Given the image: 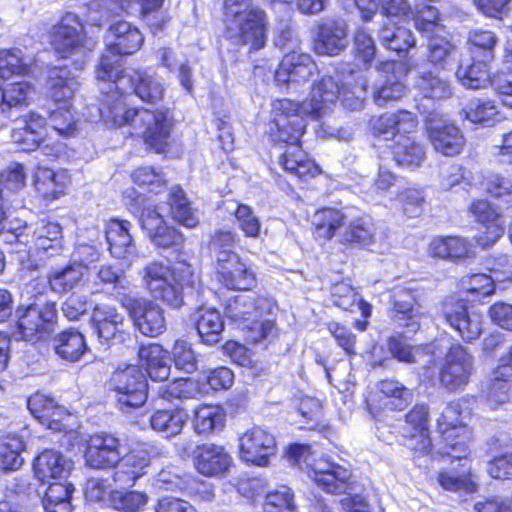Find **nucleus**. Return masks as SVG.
I'll return each instance as SVG.
<instances>
[{
  "label": "nucleus",
  "instance_id": "obj_1",
  "mask_svg": "<svg viewBox=\"0 0 512 512\" xmlns=\"http://www.w3.org/2000/svg\"><path fill=\"white\" fill-rule=\"evenodd\" d=\"M96 78L111 81L101 105L93 107L98 111L100 120L109 128L126 126L130 135L143 137L156 152L164 151L172 129L168 112L127 108L124 98L126 76L117 60L103 57L96 69Z\"/></svg>",
  "mask_w": 512,
  "mask_h": 512
},
{
  "label": "nucleus",
  "instance_id": "obj_2",
  "mask_svg": "<svg viewBox=\"0 0 512 512\" xmlns=\"http://www.w3.org/2000/svg\"><path fill=\"white\" fill-rule=\"evenodd\" d=\"M289 461L306 470L308 476L318 487L332 494L348 493L341 499L340 504L346 512H370L366 500L360 496H351V472L330 461V459L316 452H312L310 446L295 444L289 448Z\"/></svg>",
  "mask_w": 512,
  "mask_h": 512
},
{
  "label": "nucleus",
  "instance_id": "obj_3",
  "mask_svg": "<svg viewBox=\"0 0 512 512\" xmlns=\"http://www.w3.org/2000/svg\"><path fill=\"white\" fill-rule=\"evenodd\" d=\"M298 110V105L289 99H277L271 104L272 122L277 128L276 137L287 144L279 156V164L291 175L305 179L317 175L319 168L298 145L306 128V121Z\"/></svg>",
  "mask_w": 512,
  "mask_h": 512
},
{
  "label": "nucleus",
  "instance_id": "obj_4",
  "mask_svg": "<svg viewBox=\"0 0 512 512\" xmlns=\"http://www.w3.org/2000/svg\"><path fill=\"white\" fill-rule=\"evenodd\" d=\"M189 266L171 268L162 262H151L143 268L142 280L150 295L167 305L178 308L183 304L184 287L192 283Z\"/></svg>",
  "mask_w": 512,
  "mask_h": 512
},
{
  "label": "nucleus",
  "instance_id": "obj_5",
  "mask_svg": "<svg viewBox=\"0 0 512 512\" xmlns=\"http://www.w3.org/2000/svg\"><path fill=\"white\" fill-rule=\"evenodd\" d=\"M46 86L49 97L56 103H63V107L51 112L50 126L60 136H74L76 125L69 102L79 87L77 77L67 67H53L48 72Z\"/></svg>",
  "mask_w": 512,
  "mask_h": 512
},
{
  "label": "nucleus",
  "instance_id": "obj_6",
  "mask_svg": "<svg viewBox=\"0 0 512 512\" xmlns=\"http://www.w3.org/2000/svg\"><path fill=\"white\" fill-rule=\"evenodd\" d=\"M109 386L115 392L116 405L122 412L129 413L141 407L147 400V380L141 369L135 365L114 371Z\"/></svg>",
  "mask_w": 512,
  "mask_h": 512
},
{
  "label": "nucleus",
  "instance_id": "obj_7",
  "mask_svg": "<svg viewBox=\"0 0 512 512\" xmlns=\"http://www.w3.org/2000/svg\"><path fill=\"white\" fill-rule=\"evenodd\" d=\"M50 43L63 58L92 51L96 41L88 38L78 15L68 12L50 31Z\"/></svg>",
  "mask_w": 512,
  "mask_h": 512
},
{
  "label": "nucleus",
  "instance_id": "obj_8",
  "mask_svg": "<svg viewBox=\"0 0 512 512\" xmlns=\"http://www.w3.org/2000/svg\"><path fill=\"white\" fill-rule=\"evenodd\" d=\"M475 371L474 356L468 348L452 345L440 367L438 380L440 386L448 392L462 391L469 384Z\"/></svg>",
  "mask_w": 512,
  "mask_h": 512
},
{
  "label": "nucleus",
  "instance_id": "obj_9",
  "mask_svg": "<svg viewBox=\"0 0 512 512\" xmlns=\"http://www.w3.org/2000/svg\"><path fill=\"white\" fill-rule=\"evenodd\" d=\"M16 223L17 226L9 227L16 242L33 244L36 249L48 252L50 256L60 252L62 228L58 223L45 219L30 225L20 220H16Z\"/></svg>",
  "mask_w": 512,
  "mask_h": 512
},
{
  "label": "nucleus",
  "instance_id": "obj_10",
  "mask_svg": "<svg viewBox=\"0 0 512 512\" xmlns=\"http://www.w3.org/2000/svg\"><path fill=\"white\" fill-rule=\"evenodd\" d=\"M226 37L235 45L259 50L266 43V15L259 8H251L246 15L226 22Z\"/></svg>",
  "mask_w": 512,
  "mask_h": 512
},
{
  "label": "nucleus",
  "instance_id": "obj_11",
  "mask_svg": "<svg viewBox=\"0 0 512 512\" xmlns=\"http://www.w3.org/2000/svg\"><path fill=\"white\" fill-rule=\"evenodd\" d=\"M57 309L54 302L35 303L24 309L18 319V329L25 341L35 342L47 337L54 329Z\"/></svg>",
  "mask_w": 512,
  "mask_h": 512
},
{
  "label": "nucleus",
  "instance_id": "obj_12",
  "mask_svg": "<svg viewBox=\"0 0 512 512\" xmlns=\"http://www.w3.org/2000/svg\"><path fill=\"white\" fill-rule=\"evenodd\" d=\"M410 401V391L394 379H385L377 383L366 398L367 408L375 418L380 412L401 411L408 406Z\"/></svg>",
  "mask_w": 512,
  "mask_h": 512
},
{
  "label": "nucleus",
  "instance_id": "obj_13",
  "mask_svg": "<svg viewBox=\"0 0 512 512\" xmlns=\"http://www.w3.org/2000/svg\"><path fill=\"white\" fill-rule=\"evenodd\" d=\"M417 296L416 290L407 287L399 286L391 291L392 321L398 327L404 328L406 333H416L424 317Z\"/></svg>",
  "mask_w": 512,
  "mask_h": 512
},
{
  "label": "nucleus",
  "instance_id": "obj_14",
  "mask_svg": "<svg viewBox=\"0 0 512 512\" xmlns=\"http://www.w3.org/2000/svg\"><path fill=\"white\" fill-rule=\"evenodd\" d=\"M218 280L231 290H251L256 286L255 272L236 252H220L216 262Z\"/></svg>",
  "mask_w": 512,
  "mask_h": 512
},
{
  "label": "nucleus",
  "instance_id": "obj_15",
  "mask_svg": "<svg viewBox=\"0 0 512 512\" xmlns=\"http://www.w3.org/2000/svg\"><path fill=\"white\" fill-rule=\"evenodd\" d=\"M341 94L339 82L331 76H323L315 83L310 92V97L298 105V113L304 119V116H310L314 119H320L327 115Z\"/></svg>",
  "mask_w": 512,
  "mask_h": 512
},
{
  "label": "nucleus",
  "instance_id": "obj_16",
  "mask_svg": "<svg viewBox=\"0 0 512 512\" xmlns=\"http://www.w3.org/2000/svg\"><path fill=\"white\" fill-rule=\"evenodd\" d=\"M240 458L257 466H268L276 453L275 437L262 429L253 427L239 438Z\"/></svg>",
  "mask_w": 512,
  "mask_h": 512
},
{
  "label": "nucleus",
  "instance_id": "obj_17",
  "mask_svg": "<svg viewBox=\"0 0 512 512\" xmlns=\"http://www.w3.org/2000/svg\"><path fill=\"white\" fill-rule=\"evenodd\" d=\"M144 37L139 29L127 21H118L110 25L105 35V43L108 51L113 55L105 54L113 60H117L119 66V55H129L136 52L142 46ZM122 70V67H120Z\"/></svg>",
  "mask_w": 512,
  "mask_h": 512
},
{
  "label": "nucleus",
  "instance_id": "obj_18",
  "mask_svg": "<svg viewBox=\"0 0 512 512\" xmlns=\"http://www.w3.org/2000/svg\"><path fill=\"white\" fill-rule=\"evenodd\" d=\"M134 325L145 336L156 337L166 330L164 310L146 299H131L125 304Z\"/></svg>",
  "mask_w": 512,
  "mask_h": 512
},
{
  "label": "nucleus",
  "instance_id": "obj_19",
  "mask_svg": "<svg viewBox=\"0 0 512 512\" xmlns=\"http://www.w3.org/2000/svg\"><path fill=\"white\" fill-rule=\"evenodd\" d=\"M121 455L119 439L111 434L100 433L90 437L85 459L91 468L106 469L116 467Z\"/></svg>",
  "mask_w": 512,
  "mask_h": 512
},
{
  "label": "nucleus",
  "instance_id": "obj_20",
  "mask_svg": "<svg viewBox=\"0 0 512 512\" xmlns=\"http://www.w3.org/2000/svg\"><path fill=\"white\" fill-rule=\"evenodd\" d=\"M443 314L446 322L459 333L463 340L470 342L481 335V316L476 312H469L463 301H445Z\"/></svg>",
  "mask_w": 512,
  "mask_h": 512
},
{
  "label": "nucleus",
  "instance_id": "obj_21",
  "mask_svg": "<svg viewBox=\"0 0 512 512\" xmlns=\"http://www.w3.org/2000/svg\"><path fill=\"white\" fill-rule=\"evenodd\" d=\"M316 71L317 65L309 54L292 51L284 55L275 71V81L282 85L305 83Z\"/></svg>",
  "mask_w": 512,
  "mask_h": 512
},
{
  "label": "nucleus",
  "instance_id": "obj_22",
  "mask_svg": "<svg viewBox=\"0 0 512 512\" xmlns=\"http://www.w3.org/2000/svg\"><path fill=\"white\" fill-rule=\"evenodd\" d=\"M427 130L434 149L445 156L459 154L465 145L462 132L453 123L428 118Z\"/></svg>",
  "mask_w": 512,
  "mask_h": 512
},
{
  "label": "nucleus",
  "instance_id": "obj_23",
  "mask_svg": "<svg viewBox=\"0 0 512 512\" xmlns=\"http://www.w3.org/2000/svg\"><path fill=\"white\" fill-rule=\"evenodd\" d=\"M139 221L153 244L160 248H169L183 242L182 235L175 228L165 224L157 208H143Z\"/></svg>",
  "mask_w": 512,
  "mask_h": 512
},
{
  "label": "nucleus",
  "instance_id": "obj_24",
  "mask_svg": "<svg viewBox=\"0 0 512 512\" xmlns=\"http://www.w3.org/2000/svg\"><path fill=\"white\" fill-rule=\"evenodd\" d=\"M192 453L195 468L204 476H221L232 464L231 456L220 445L211 443L198 445Z\"/></svg>",
  "mask_w": 512,
  "mask_h": 512
},
{
  "label": "nucleus",
  "instance_id": "obj_25",
  "mask_svg": "<svg viewBox=\"0 0 512 512\" xmlns=\"http://www.w3.org/2000/svg\"><path fill=\"white\" fill-rule=\"evenodd\" d=\"M72 468L73 462L55 449H44L33 461L34 476L43 483L66 479Z\"/></svg>",
  "mask_w": 512,
  "mask_h": 512
},
{
  "label": "nucleus",
  "instance_id": "obj_26",
  "mask_svg": "<svg viewBox=\"0 0 512 512\" xmlns=\"http://www.w3.org/2000/svg\"><path fill=\"white\" fill-rule=\"evenodd\" d=\"M267 299L256 294H240L225 305L226 316L238 327L254 318H261L268 311Z\"/></svg>",
  "mask_w": 512,
  "mask_h": 512
},
{
  "label": "nucleus",
  "instance_id": "obj_27",
  "mask_svg": "<svg viewBox=\"0 0 512 512\" xmlns=\"http://www.w3.org/2000/svg\"><path fill=\"white\" fill-rule=\"evenodd\" d=\"M417 118L409 111L385 113L372 122V130L376 137L394 142L399 135L412 133L417 127Z\"/></svg>",
  "mask_w": 512,
  "mask_h": 512
},
{
  "label": "nucleus",
  "instance_id": "obj_28",
  "mask_svg": "<svg viewBox=\"0 0 512 512\" xmlns=\"http://www.w3.org/2000/svg\"><path fill=\"white\" fill-rule=\"evenodd\" d=\"M35 87L28 81L7 84L0 91V117L11 119L17 112L26 108L33 101Z\"/></svg>",
  "mask_w": 512,
  "mask_h": 512
},
{
  "label": "nucleus",
  "instance_id": "obj_29",
  "mask_svg": "<svg viewBox=\"0 0 512 512\" xmlns=\"http://www.w3.org/2000/svg\"><path fill=\"white\" fill-rule=\"evenodd\" d=\"M347 36L343 21H328L319 26L314 51L318 55L337 56L347 48Z\"/></svg>",
  "mask_w": 512,
  "mask_h": 512
},
{
  "label": "nucleus",
  "instance_id": "obj_30",
  "mask_svg": "<svg viewBox=\"0 0 512 512\" xmlns=\"http://www.w3.org/2000/svg\"><path fill=\"white\" fill-rule=\"evenodd\" d=\"M150 463L149 453L144 449H133L122 456L116 465L113 475L115 483L123 486H132L137 479L146 473V468Z\"/></svg>",
  "mask_w": 512,
  "mask_h": 512
},
{
  "label": "nucleus",
  "instance_id": "obj_31",
  "mask_svg": "<svg viewBox=\"0 0 512 512\" xmlns=\"http://www.w3.org/2000/svg\"><path fill=\"white\" fill-rule=\"evenodd\" d=\"M138 355L150 379L154 381L168 379L170 375L169 353L159 344L142 345Z\"/></svg>",
  "mask_w": 512,
  "mask_h": 512
},
{
  "label": "nucleus",
  "instance_id": "obj_32",
  "mask_svg": "<svg viewBox=\"0 0 512 512\" xmlns=\"http://www.w3.org/2000/svg\"><path fill=\"white\" fill-rule=\"evenodd\" d=\"M130 222L111 220L106 229V240L114 258L126 259L135 254V245L129 233Z\"/></svg>",
  "mask_w": 512,
  "mask_h": 512
},
{
  "label": "nucleus",
  "instance_id": "obj_33",
  "mask_svg": "<svg viewBox=\"0 0 512 512\" xmlns=\"http://www.w3.org/2000/svg\"><path fill=\"white\" fill-rule=\"evenodd\" d=\"M201 340L209 345L218 343L224 330V320L220 312L212 307H200L193 315Z\"/></svg>",
  "mask_w": 512,
  "mask_h": 512
},
{
  "label": "nucleus",
  "instance_id": "obj_34",
  "mask_svg": "<svg viewBox=\"0 0 512 512\" xmlns=\"http://www.w3.org/2000/svg\"><path fill=\"white\" fill-rule=\"evenodd\" d=\"M55 353L70 363L78 362L88 352L84 335L74 329H68L57 334L53 340Z\"/></svg>",
  "mask_w": 512,
  "mask_h": 512
},
{
  "label": "nucleus",
  "instance_id": "obj_35",
  "mask_svg": "<svg viewBox=\"0 0 512 512\" xmlns=\"http://www.w3.org/2000/svg\"><path fill=\"white\" fill-rule=\"evenodd\" d=\"M428 254L443 260H461L470 256L471 243L457 236L437 237L430 242Z\"/></svg>",
  "mask_w": 512,
  "mask_h": 512
},
{
  "label": "nucleus",
  "instance_id": "obj_36",
  "mask_svg": "<svg viewBox=\"0 0 512 512\" xmlns=\"http://www.w3.org/2000/svg\"><path fill=\"white\" fill-rule=\"evenodd\" d=\"M406 423L410 425L415 434H412L411 441L419 439L417 444H410L411 449L420 454H428L432 450V443L429 438V409L425 405H416L406 416Z\"/></svg>",
  "mask_w": 512,
  "mask_h": 512
},
{
  "label": "nucleus",
  "instance_id": "obj_37",
  "mask_svg": "<svg viewBox=\"0 0 512 512\" xmlns=\"http://www.w3.org/2000/svg\"><path fill=\"white\" fill-rule=\"evenodd\" d=\"M415 87L426 98L444 99L452 94L449 81L443 78L438 70L431 71L426 66L418 68Z\"/></svg>",
  "mask_w": 512,
  "mask_h": 512
},
{
  "label": "nucleus",
  "instance_id": "obj_38",
  "mask_svg": "<svg viewBox=\"0 0 512 512\" xmlns=\"http://www.w3.org/2000/svg\"><path fill=\"white\" fill-rule=\"evenodd\" d=\"M390 148L393 159L399 166L416 168L425 160L424 147L408 135H399Z\"/></svg>",
  "mask_w": 512,
  "mask_h": 512
},
{
  "label": "nucleus",
  "instance_id": "obj_39",
  "mask_svg": "<svg viewBox=\"0 0 512 512\" xmlns=\"http://www.w3.org/2000/svg\"><path fill=\"white\" fill-rule=\"evenodd\" d=\"M92 322L98 338L108 341L122 330L124 317L114 307L97 305L93 310Z\"/></svg>",
  "mask_w": 512,
  "mask_h": 512
},
{
  "label": "nucleus",
  "instance_id": "obj_40",
  "mask_svg": "<svg viewBox=\"0 0 512 512\" xmlns=\"http://www.w3.org/2000/svg\"><path fill=\"white\" fill-rule=\"evenodd\" d=\"M489 62L483 58L473 57L472 62L460 64L456 77L468 89H481L491 85Z\"/></svg>",
  "mask_w": 512,
  "mask_h": 512
},
{
  "label": "nucleus",
  "instance_id": "obj_41",
  "mask_svg": "<svg viewBox=\"0 0 512 512\" xmlns=\"http://www.w3.org/2000/svg\"><path fill=\"white\" fill-rule=\"evenodd\" d=\"M86 275L81 264L70 263L49 273V287L55 293H67L80 287L86 281Z\"/></svg>",
  "mask_w": 512,
  "mask_h": 512
},
{
  "label": "nucleus",
  "instance_id": "obj_42",
  "mask_svg": "<svg viewBox=\"0 0 512 512\" xmlns=\"http://www.w3.org/2000/svg\"><path fill=\"white\" fill-rule=\"evenodd\" d=\"M125 76V85L131 83L133 92L142 101L157 103L163 98L164 86L155 75L147 71H135L133 75Z\"/></svg>",
  "mask_w": 512,
  "mask_h": 512
},
{
  "label": "nucleus",
  "instance_id": "obj_43",
  "mask_svg": "<svg viewBox=\"0 0 512 512\" xmlns=\"http://www.w3.org/2000/svg\"><path fill=\"white\" fill-rule=\"evenodd\" d=\"M187 420L184 412L178 409L157 410L150 417V426L165 438L180 434Z\"/></svg>",
  "mask_w": 512,
  "mask_h": 512
},
{
  "label": "nucleus",
  "instance_id": "obj_44",
  "mask_svg": "<svg viewBox=\"0 0 512 512\" xmlns=\"http://www.w3.org/2000/svg\"><path fill=\"white\" fill-rule=\"evenodd\" d=\"M25 447V442L18 435L0 437V472L18 470L23 464L21 453Z\"/></svg>",
  "mask_w": 512,
  "mask_h": 512
},
{
  "label": "nucleus",
  "instance_id": "obj_45",
  "mask_svg": "<svg viewBox=\"0 0 512 512\" xmlns=\"http://www.w3.org/2000/svg\"><path fill=\"white\" fill-rule=\"evenodd\" d=\"M170 215L172 219L187 228H194L199 224L197 212L190 206L184 191L180 187H174L168 198Z\"/></svg>",
  "mask_w": 512,
  "mask_h": 512
},
{
  "label": "nucleus",
  "instance_id": "obj_46",
  "mask_svg": "<svg viewBox=\"0 0 512 512\" xmlns=\"http://www.w3.org/2000/svg\"><path fill=\"white\" fill-rule=\"evenodd\" d=\"M74 487L68 482H54L49 485L43 498L46 512H71V498Z\"/></svg>",
  "mask_w": 512,
  "mask_h": 512
},
{
  "label": "nucleus",
  "instance_id": "obj_47",
  "mask_svg": "<svg viewBox=\"0 0 512 512\" xmlns=\"http://www.w3.org/2000/svg\"><path fill=\"white\" fill-rule=\"evenodd\" d=\"M131 2L132 0L93 1L88 6L87 22L92 26L101 27L112 15L127 11Z\"/></svg>",
  "mask_w": 512,
  "mask_h": 512
},
{
  "label": "nucleus",
  "instance_id": "obj_48",
  "mask_svg": "<svg viewBox=\"0 0 512 512\" xmlns=\"http://www.w3.org/2000/svg\"><path fill=\"white\" fill-rule=\"evenodd\" d=\"M345 219L340 210L323 208L314 213L312 222L318 237L331 239L344 226Z\"/></svg>",
  "mask_w": 512,
  "mask_h": 512
},
{
  "label": "nucleus",
  "instance_id": "obj_49",
  "mask_svg": "<svg viewBox=\"0 0 512 512\" xmlns=\"http://www.w3.org/2000/svg\"><path fill=\"white\" fill-rule=\"evenodd\" d=\"M31 60L20 49L0 50V78L9 79L14 75H25L30 71Z\"/></svg>",
  "mask_w": 512,
  "mask_h": 512
},
{
  "label": "nucleus",
  "instance_id": "obj_50",
  "mask_svg": "<svg viewBox=\"0 0 512 512\" xmlns=\"http://www.w3.org/2000/svg\"><path fill=\"white\" fill-rule=\"evenodd\" d=\"M65 176L45 167H38L35 173L34 185L45 199H56L64 191Z\"/></svg>",
  "mask_w": 512,
  "mask_h": 512
},
{
  "label": "nucleus",
  "instance_id": "obj_51",
  "mask_svg": "<svg viewBox=\"0 0 512 512\" xmlns=\"http://www.w3.org/2000/svg\"><path fill=\"white\" fill-rule=\"evenodd\" d=\"M498 43L496 34L489 30L476 29L469 33V50L473 57L483 58L486 61L494 59V50Z\"/></svg>",
  "mask_w": 512,
  "mask_h": 512
},
{
  "label": "nucleus",
  "instance_id": "obj_52",
  "mask_svg": "<svg viewBox=\"0 0 512 512\" xmlns=\"http://www.w3.org/2000/svg\"><path fill=\"white\" fill-rule=\"evenodd\" d=\"M461 115L473 123L490 126L498 119L500 113L494 101L476 99L470 101Z\"/></svg>",
  "mask_w": 512,
  "mask_h": 512
},
{
  "label": "nucleus",
  "instance_id": "obj_53",
  "mask_svg": "<svg viewBox=\"0 0 512 512\" xmlns=\"http://www.w3.org/2000/svg\"><path fill=\"white\" fill-rule=\"evenodd\" d=\"M224 423V415L219 407L205 405L195 411L193 425L196 433L208 434L220 429Z\"/></svg>",
  "mask_w": 512,
  "mask_h": 512
},
{
  "label": "nucleus",
  "instance_id": "obj_54",
  "mask_svg": "<svg viewBox=\"0 0 512 512\" xmlns=\"http://www.w3.org/2000/svg\"><path fill=\"white\" fill-rule=\"evenodd\" d=\"M235 207L234 215L238 228L246 237L258 238L261 232V223L253 209L246 204L232 203Z\"/></svg>",
  "mask_w": 512,
  "mask_h": 512
},
{
  "label": "nucleus",
  "instance_id": "obj_55",
  "mask_svg": "<svg viewBox=\"0 0 512 512\" xmlns=\"http://www.w3.org/2000/svg\"><path fill=\"white\" fill-rule=\"evenodd\" d=\"M113 507L120 512H140L148 502L145 492H114L111 497Z\"/></svg>",
  "mask_w": 512,
  "mask_h": 512
},
{
  "label": "nucleus",
  "instance_id": "obj_56",
  "mask_svg": "<svg viewBox=\"0 0 512 512\" xmlns=\"http://www.w3.org/2000/svg\"><path fill=\"white\" fill-rule=\"evenodd\" d=\"M374 231L373 226L357 219L350 222L343 234H341L340 241L343 243H358L362 246H368L373 243Z\"/></svg>",
  "mask_w": 512,
  "mask_h": 512
},
{
  "label": "nucleus",
  "instance_id": "obj_57",
  "mask_svg": "<svg viewBox=\"0 0 512 512\" xmlns=\"http://www.w3.org/2000/svg\"><path fill=\"white\" fill-rule=\"evenodd\" d=\"M353 51L355 61L364 67L370 65L375 57L374 41L363 28H359L354 35Z\"/></svg>",
  "mask_w": 512,
  "mask_h": 512
},
{
  "label": "nucleus",
  "instance_id": "obj_58",
  "mask_svg": "<svg viewBox=\"0 0 512 512\" xmlns=\"http://www.w3.org/2000/svg\"><path fill=\"white\" fill-rule=\"evenodd\" d=\"M197 392V384L188 378H178L168 385L159 388V397L172 401L173 399H188L194 397Z\"/></svg>",
  "mask_w": 512,
  "mask_h": 512
},
{
  "label": "nucleus",
  "instance_id": "obj_59",
  "mask_svg": "<svg viewBox=\"0 0 512 512\" xmlns=\"http://www.w3.org/2000/svg\"><path fill=\"white\" fill-rule=\"evenodd\" d=\"M461 414V404L451 402L445 407L440 418L437 420L439 430L442 435H446L447 440L454 436L457 429L464 428Z\"/></svg>",
  "mask_w": 512,
  "mask_h": 512
},
{
  "label": "nucleus",
  "instance_id": "obj_60",
  "mask_svg": "<svg viewBox=\"0 0 512 512\" xmlns=\"http://www.w3.org/2000/svg\"><path fill=\"white\" fill-rule=\"evenodd\" d=\"M131 177L139 187L153 193H158L166 184L163 174L150 166L139 167Z\"/></svg>",
  "mask_w": 512,
  "mask_h": 512
},
{
  "label": "nucleus",
  "instance_id": "obj_61",
  "mask_svg": "<svg viewBox=\"0 0 512 512\" xmlns=\"http://www.w3.org/2000/svg\"><path fill=\"white\" fill-rule=\"evenodd\" d=\"M439 484L448 491L466 490L473 492L476 490V483L470 473H456L455 471H443L438 475Z\"/></svg>",
  "mask_w": 512,
  "mask_h": 512
},
{
  "label": "nucleus",
  "instance_id": "obj_62",
  "mask_svg": "<svg viewBox=\"0 0 512 512\" xmlns=\"http://www.w3.org/2000/svg\"><path fill=\"white\" fill-rule=\"evenodd\" d=\"M264 512H295L291 489L282 486L266 495Z\"/></svg>",
  "mask_w": 512,
  "mask_h": 512
},
{
  "label": "nucleus",
  "instance_id": "obj_63",
  "mask_svg": "<svg viewBox=\"0 0 512 512\" xmlns=\"http://www.w3.org/2000/svg\"><path fill=\"white\" fill-rule=\"evenodd\" d=\"M246 333L247 341L257 343L269 339L276 335V327L273 321H260V318H254L249 322L239 326Z\"/></svg>",
  "mask_w": 512,
  "mask_h": 512
},
{
  "label": "nucleus",
  "instance_id": "obj_64",
  "mask_svg": "<svg viewBox=\"0 0 512 512\" xmlns=\"http://www.w3.org/2000/svg\"><path fill=\"white\" fill-rule=\"evenodd\" d=\"M430 38L428 45L427 60L429 64L435 66L436 70L444 69L448 57L450 56L453 45L443 37Z\"/></svg>",
  "mask_w": 512,
  "mask_h": 512
}]
</instances>
